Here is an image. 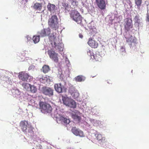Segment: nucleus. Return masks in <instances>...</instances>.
I'll return each instance as SVG.
<instances>
[{
    "instance_id": "nucleus-1",
    "label": "nucleus",
    "mask_w": 149,
    "mask_h": 149,
    "mask_svg": "<svg viewBox=\"0 0 149 149\" xmlns=\"http://www.w3.org/2000/svg\"><path fill=\"white\" fill-rule=\"evenodd\" d=\"M62 98L63 103L66 106L72 108H75L76 107V103L73 99L64 96H62Z\"/></svg>"
},
{
    "instance_id": "nucleus-2",
    "label": "nucleus",
    "mask_w": 149,
    "mask_h": 149,
    "mask_svg": "<svg viewBox=\"0 0 149 149\" xmlns=\"http://www.w3.org/2000/svg\"><path fill=\"white\" fill-rule=\"evenodd\" d=\"M48 24L50 27L55 30L58 29L59 24L57 17L55 15L52 16L48 19Z\"/></svg>"
},
{
    "instance_id": "nucleus-3",
    "label": "nucleus",
    "mask_w": 149,
    "mask_h": 149,
    "mask_svg": "<svg viewBox=\"0 0 149 149\" xmlns=\"http://www.w3.org/2000/svg\"><path fill=\"white\" fill-rule=\"evenodd\" d=\"M70 17L78 24H81L82 22V17L79 13L76 10H72L70 13Z\"/></svg>"
},
{
    "instance_id": "nucleus-4",
    "label": "nucleus",
    "mask_w": 149,
    "mask_h": 149,
    "mask_svg": "<svg viewBox=\"0 0 149 149\" xmlns=\"http://www.w3.org/2000/svg\"><path fill=\"white\" fill-rule=\"evenodd\" d=\"M39 105L41 111L44 113H49L52 110V107L50 105L46 102H40Z\"/></svg>"
},
{
    "instance_id": "nucleus-5",
    "label": "nucleus",
    "mask_w": 149,
    "mask_h": 149,
    "mask_svg": "<svg viewBox=\"0 0 149 149\" xmlns=\"http://www.w3.org/2000/svg\"><path fill=\"white\" fill-rule=\"evenodd\" d=\"M54 90L52 88L44 86L41 89V92L42 94L46 96L50 97L54 95Z\"/></svg>"
},
{
    "instance_id": "nucleus-6",
    "label": "nucleus",
    "mask_w": 149,
    "mask_h": 149,
    "mask_svg": "<svg viewBox=\"0 0 149 149\" xmlns=\"http://www.w3.org/2000/svg\"><path fill=\"white\" fill-rule=\"evenodd\" d=\"M47 54L50 58L54 62H58V54L56 53L52 49L48 50L47 51Z\"/></svg>"
},
{
    "instance_id": "nucleus-7",
    "label": "nucleus",
    "mask_w": 149,
    "mask_h": 149,
    "mask_svg": "<svg viewBox=\"0 0 149 149\" xmlns=\"http://www.w3.org/2000/svg\"><path fill=\"white\" fill-rule=\"evenodd\" d=\"M46 36H48L49 39L52 41L56 39L57 37L56 34L55 33H53L51 34V29L49 27L47 28L46 29H44Z\"/></svg>"
},
{
    "instance_id": "nucleus-8",
    "label": "nucleus",
    "mask_w": 149,
    "mask_h": 149,
    "mask_svg": "<svg viewBox=\"0 0 149 149\" xmlns=\"http://www.w3.org/2000/svg\"><path fill=\"white\" fill-rule=\"evenodd\" d=\"M54 86L55 91L58 93H61L66 91V88L61 83L55 84Z\"/></svg>"
},
{
    "instance_id": "nucleus-9",
    "label": "nucleus",
    "mask_w": 149,
    "mask_h": 149,
    "mask_svg": "<svg viewBox=\"0 0 149 149\" xmlns=\"http://www.w3.org/2000/svg\"><path fill=\"white\" fill-rule=\"evenodd\" d=\"M71 131L72 133L76 136H79L81 137H84L85 136L83 131L75 127H73L72 128Z\"/></svg>"
},
{
    "instance_id": "nucleus-10",
    "label": "nucleus",
    "mask_w": 149,
    "mask_h": 149,
    "mask_svg": "<svg viewBox=\"0 0 149 149\" xmlns=\"http://www.w3.org/2000/svg\"><path fill=\"white\" fill-rule=\"evenodd\" d=\"M125 29L127 31H129L133 27L132 20L131 19L127 18L125 19V24L124 25Z\"/></svg>"
},
{
    "instance_id": "nucleus-11",
    "label": "nucleus",
    "mask_w": 149,
    "mask_h": 149,
    "mask_svg": "<svg viewBox=\"0 0 149 149\" xmlns=\"http://www.w3.org/2000/svg\"><path fill=\"white\" fill-rule=\"evenodd\" d=\"M54 45L56 49H57L58 52H61L63 50V45L61 43H60L59 41V39L57 38L54 40Z\"/></svg>"
},
{
    "instance_id": "nucleus-12",
    "label": "nucleus",
    "mask_w": 149,
    "mask_h": 149,
    "mask_svg": "<svg viewBox=\"0 0 149 149\" xmlns=\"http://www.w3.org/2000/svg\"><path fill=\"white\" fill-rule=\"evenodd\" d=\"M97 6L101 10H104L106 7L107 2L105 0H95Z\"/></svg>"
},
{
    "instance_id": "nucleus-13",
    "label": "nucleus",
    "mask_w": 149,
    "mask_h": 149,
    "mask_svg": "<svg viewBox=\"0 0 149 149\" xmlns=\"http://www.w3.org/2000/svg\"><path fill=\"white\" fill-rule=\"evenodd\" d=\"M56 120L58 123L59 122L61 123L63 122L65 123L68 124L70 122L69 119H67L62 116L59 114L56 115Z\"/></svg>"
},
{
    "instance_id": "nucleus-14",
    "label": "nucleus",
    "mask_w": 149,
    "mask_h": 149,
    "mask_svg": "<svg viewBox=\"0 0 149 149\" xmlns=\"http://www.w3.org/2000/svg\"><path fill=\"white\" fill-rule=\"evenodd\" d=\"M95 139H96L98 143L101 146L105 144L106 141L104 137H103L101 134H95Z\"/></svg>"
},
{
    "instance_id": "nucleus-15",
    "label": "nucleus",
    "mask_w": 149,
    "mask_h": 149,
    "mask_svg": "<svg viewBox=\"0 0 149 149\" xmlns=\"http://www.w3.org/2000/svg\"><path fill=\"white\" fill-rule=\"evenodd\" d=\"M18 77L22 81H26L28 79L29 75L26 72H22L19 73Z\"/></svg>"
},
{
    "instance_id": "nucleus-16",
    "label": "nucleus",
    "mask_w": 149,
    "mask_h": 149,
    "mask_svg": "<svg viewBox=\"0 0 149 149\" xmlns=\"http://www.w3.org/2000/svg\"><path fill=\"white\" fill-rule=\"evenodd\" d=\"M88 44L92 48H96L98 46V44L97 42L91 38L89 39Z\"/></svg>"
},
{
    "instance_id": "nucleus-17",
    "label": "nucleus",
    "mask_w": 149,
    "mask_h": 149,
    "mask_svg": "<svg viewBox=\"0 0 149 149\" xmlns=\"http://www.w3.org/2000/svg\"><path fill=\"white\" fill-rule=\"evenodd\" d=\"M125 38L127 39V42H130L131 43L130 45V47H132V46H136V39L134 37L131 36L130 37L128 38L125 37Z\"/></svg>"
},
{
    "instance_id": "nucleus-18",
    "label": "nucleus",
    "mask_w": 149,
    "mask_h": 149,
    "mask_svg": "<svg viewBox=\"0 0 149 149\" xmlns=\"http://www.w3.org/2000/svg\"><path fill=\"white\" fill-rule=\"evenodd\" d=\"M48 11L51 13H54L56 10V6L53 4L49 3L47 6Z\"/></svg>"
},
{
    "instance_id": "nucleus-19",
    "label": "nucleus",
    "mask_w": 149,
    "mask_h": 149,
    "mask_svg": "<svg viewBox=\"0 0 149 149\" xmlns=\"http://www.w3.org/2000/svg\"><path fill=\"white\" fill-rule=\"evenodd\" d=\"M32 7L36 10L41 11L42 8V3L36 2L33 4Z\"/></svg>"
},
{
    "instance_id": "nucleus-20",
    "label": "nucleus",
    "mask_w": 149,
    "mask_h": 149,
    "mask_svg": "<svg viewBox=\"0 0 149 149\" xmlns=\"http://www.w3.org/2000/svg\"><path fill=\"white\" fill-rule=\"evenodd\" d=\"M102 57L99 54V53L93 54L91 56V58L95 59L96 61H100L102 60Z\"/></svg>"
},
{
    "instance_id": "nucleus-21",
    "label": "nucleus",
    "mask_w": 149,
    "mask_h": 149,
    "mask_svg": "<svg viewBox=\"0 0 149 149\" xmlns=\"http://www.w3.org/2000/svg\"><path fill=\"white\" fill-rule=\"evenodd\" d=\"M27 123V121L25 120L22 121L20 123V126L23 131H25L27 129L26 124Z\"/></svg>"
},
{
    "instance_id": "nucleus-22",
    "label": "nucleus",
    "mask_w": 149,
    "mask_h": 149,
    "mask_svg": "<svg viewBox=\"0 0 149 149\" xmlns=\"http://www.w3.org/2000/svg\"><path fill=\"white\" fill-rule=\"evenodd\" d=\"M62 6H63L62 8L64 9L65 12H69L70 10V8L69 7V5L68 3H62Z\"/></svg>"
},
{
    "instance_id": "nucleus-23",
    "label": "nucleus",
    "mask_w": 149,
    "mask_h": 149,
    "mask_svg": "<svg viewBox=\"0 0 149 149\" xmlns=\"http://www.w3.org/2000/svg\"><path fill=\"white\" fill-rule=\"evenodd\" d=\"M85 79V77L82 75H79L75 77V80L77 81L81 82L84 81Z\"/></svg>"
},
{
    "instance_id": "nucleus-24",
    "label": "nucleus",
    "mask_w": 149,
    "mask_h": 149,
    "mask_svg": "<svg viewBox=\"0 0 149 149\" xmlns=\"http://www.w3.org/2000/svg\"><path fill=\"white\" fill-rule=\"evenodd\" d=\"M134 21L135 24L139 25L141 22V20L139 19V15H136L134 19Z\"/></svg>"
},
{
    "instance_id": "nucleus-25",
    "label": "nucleus",
    "mask_w": 149,
    "mask_h": 149,
    "mask_svg": "<svg viewBox=\"0 0 149 149\" xmlns=\"http://www.w3.org/2000/svg\"><path fill=\"white\" fill-rule=\"evenodd\" d=\"M72 117L74 120L78 122L80 121L81 119L80 117L78 116L76 114H72Z\"/></svg>"
},
{
    "instance_id": "nucleus-26",
    "label": "nucleus",
    "mask_w": 149,
    "mask_h": 149,
    "mask_svg": "<svg viewBox=\"0 0 149 149\" xmlns=\"http://www.w3.org/2000/svg\"><path fill=\"white\" fill-rule=\"evenodd\" d=\"M50 70L49 66L47 65H44L42 67V71L44 73H45L47 72Z\"/></svg>"
},
{
    "instance_id": "nucleus-27",
    "label": "nucleus",
    "mask_w": 149,
    "mask_h": 149,
    "mask_svg": "<svg viewBox=\"0 0 149 149\" xmlns=\"http://www.w3.org/2000/svg\"><path fill=\"white\" fill-rule=\"evenodd\" d=\"M142 0H135V3L137 6V8L140 10V6L142 3Z\"/></svg>"
},
{
    "instance_id": "nucleus-28",
    "label": "nucleus",
    "mask_w": 149,
    "mask_h": 149,
    "mask_svg": "<svg viewBox=\"0 0 149 149\" xmlns=\"http://www.w3.org/2000/svg\"><path fill=\"white\" fill-rule=\"evenodd\" d=\"M39 36L41 37H46L44 29H42L40 31L38 32V33Z\"/></svg>"
},
{
    "instance_id": "nucleus-29",
    "label": "nucleus",
    "mask_w": 149,
    "mask_h": 149,
    "mask_svg": "<svg viewBox=\"0 0 149 149\" xmlns=\"http://www.w3.org/2000/svg\"><path fill=\"white\" fill-rule=\"evenodd\" d=\"M40 36H34L33 38V40L35 43L38 42L40 40Z\"/></svg>"
},
{
    "instance_id": "nucleus-30",
    "label": "nucleus",
    "mask_w": 149,
    "mask_h": 149,
    "mask_svg": "<svg viewBox=\"0 0 149 149\" xmlns=\"http://www.w3.org/2000/svg\"><path fill=\"white\" fill-rule=\"evenodd\" d=\"M30 87L31 92L34 93L37 91V89L36 86L30 85Z\"/></svg>"
},
{
    "instance_id": "nucleus-31",
    "label": "nucleus",
    "mask_w": 149,
    "mask_h": 149,
    "mask_svg": "<svg viewBox=\"0 0 149 149\" xmlns=\"http://www.w3.org/2000/svg\"><path fill=\"white\" fill-rule=\"evenodd\" d=\"M76 91L73 87H70L69 90V92L71 94V95H73V93Z\"/></svg>"
},
{
    "instance_id": "nucleus-32",
    "label": "nucleus",
    "mask_w": 149,
    "mask_h": 149,
    "mask_svg": "<svg viewBox=\"0 0 149 149\" xmlns=\"http://www.w3.org/2000/svg\"><path fill=\"white\" fill-rule=\"evenodd\" d=\"M30 86V84L25 82L23 83L22 84V86L26 89H28Z\"/></svg>"
},
{
    "instance_id": "nucleus-33",
    "label": "nucleus",
    "mask_w": 149,
    "mask_h": 149,
    "mask_svg": "<svg viewBox=\"0 0 149 149\" xmlns=\"http://www.w3.org/2000/svg\"><path fill=\"white\" fill-rule=\"evenodd\" d=\"M87 53L88 55L90 56L91 58V56L93 54V53L92 51L89 49H88L87 50Z\"/></svg>"
},
{
    "instance_id": "nucleus-34",
    "label": "nucleus",
    "mask_w": 149,
    "mask_h": 149,
    "mask_svg": "<svg viewBox=\"0 0 149 149\" xmlns=\"http://www.w3.org/2000/svg\"><path fill=\"white\" fill-rule=\"evenodd\" d=\"M73 95H72L74 98H76L78 97L79 95V93L76 91L73 93Z\"/></svg>"
},
{
    "instance_id": "nucleus-35",
    "label": "nucleus",
    "mask_w": 149,
    "mask_h": 149,
    "mask_svg": "<svg viewBox=\"0 0 149 149\" xmlns=\"http://www.w3.org/2000/svg\"><path fill=\"white\" fill-rule=\"evenodd\" d=\"M71 4L74 6H77L78 4V2L77 1L75 0H72L71 1Z\"/></svg>"
},
{
    "instance_id": "nucleus-36",
    "label": "nucleus",
    "mask_w": 149,
    "mask_h": 149,
    "mask_svg": "<svg viewBox=\"0 0 149 149\" xmlns=\"http://www.w3.org/2000/svg\"><path fill=\"white\" fill-rule=\"evenodd\" d=\"M36 148V149H42V146L40 144H39L38 146H37Z\"/></svg>"
},
{
    "instance_id": "nucleus-37",
    "label": "nucleus",
    "mask_w": 149,
    "mask_h": 149,
    "mask_svg": "<svg viewBox=\"0 0 149 149\" xmlns=\"http://www.w3.org/2000/svg\"><path fill=\"white\" fill-rule=\"evenodd\" d=\"M79 36L80 38H82L83 37V35L81 33H80L79 34Z\"/></svg>"
},
{
    "instance_id": "nucleus-38",
    "label": "nucleus",
    "mask_w": 149,
    "mask_h": 149,
    "mask_svg": "<svg viewBox=\"0 0 149 149\" xmlns=\"http://www.w3.org/2000/svg\"><path fill=\"white\" fill-rule=\"evenodd\" d=\"M147 21L148 22H149V14L148 15V16L147 17Z\"/></svg>"
},
{
    "instance_id": "nucleus-39",
    "label": "nucleus",
    "mask_w": 149,
    "mask_h": 149,
    "mask_svg": "<svg viewBox=\"0 0 149 149\" xmlns=\"http://www.w3.org/2000/svg\"><path fill=\"white\" fill-rule=\"evenodd\" d=\"M23 53H22V55L23 56H25V53H24V52H22Z\"/></svg>"
},
{
    "instance_id": "nucleus-40",
    "label": "nucleus",
    "mask_w": 149,
    "mask_h": 149,
    "mask_svg": "<svg viewBox=\"0 0 149 149\" xmlns=\"http://www.w3.org/2000/svg\"><path fill=\"white\" fill-rule=\"evenodd\" d=\"M95 76H96V75H95V76H93L92 75L91 76L92 77H93Z\"/></svg>"
},
{
    "instance_id": "nucleus-41",
    "label": "nucleus",
    "mask_w": 149,
    "mask_h": 149,
    "mask_svg": "<svg viewBox=\"0 0 149 149\" xmlns=\"http://www.w3.org/2000/svg\"><path fill=\"white\" fill-rule=\"evenodd\" d=\"M121 49H124V48L123 47H122V48Z\"/></svg>"
},
{
    "instance_id": "nucleus-42",
    "label": "nucleus",
    "mask_w": 149,
    "mask_h": 149,
    "mask_svg": "<svg viewBox=\"0 0 149 149\" xmlns=\"http://www.w3.org/2000/svg\"><path fill=\"white\" fill-rule=\"evenodd\" d=\"M28 37L27 38H28V36H26V37Z\"/></svg>"
}]
</instances>
